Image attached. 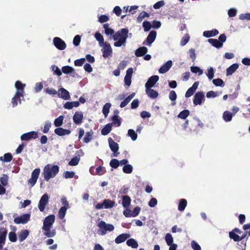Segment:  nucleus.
I'll use <instances>...</instances> for the list:
<instances>
[{
    "label": "nucleus",
    "mask_w": 250,
    "mask_h": 250,
    "mask_svg": "<svg viewBox=\"0 0 250 250\" xmlns=\"http://www.w3.org/2000/svg\"><path fill=\"white\" fill-rule=\"evenodd\" d=\"M95 38L99 42V45L102 46L105 43L104 42V39L103 36L99 32H96L95 34Z\"/></svg>",
    "instance_id": "38"
},
{
    "label": "nucleus",
    "mask_w": 250,
    "mask_h": 250,
    "mask_svg": "<svg viewBox=\"0 0 250 250\" xmlns=\"http://www.w3.org/2000/svg\"><path fill=\"white\" fill-rule=\"evenodd\" d=\"M112 129V124H108L102 129L101 133L105 136L107 135Z\"/></svg>",
    "instance_id": "33"
},
{
    "label": "nucleus",
    "mask_w": 250,
    "mask_h": 250,
    "mask_svg": "<svg viewBox=\"0 0 250 250\" xmlns=\"http://www.w3.org/2000/svg\"><path fill=\"white\" fill-rule=\"evenodd\" d=\"M63 118L64 117L62 115H61L56 118L54 121L55 126L58 127L61 126L62 125Z\"/></svg>",
    "instance_id": "44"
},
{
    "label": "nucleus",
    "mask_w": 250,
    "mask_h": 250,
    "mask_svg": "<svg viewBox=\"0 0 250 250\" xmlns=\"http://www.w3.org/2000/svg\"><path fill=\"white\" fill-rule=\"evenodd\" d=\"M233 117V115L229 111H225L223 114V119L226 122L231 121Z\"/></svg>",
    "instance_id": "30"
},
{
    "label": "nucleus",
    "mask_w": 250,
    "mask_h": 250,
    "mask_svg": "<svg viewBox=\"0 0 250 250\" xmlns=\"http://www.w3.org/2000/svg\"><path fill=\"white\" fill-rule=\"evenodd\" d=\"M15 87L17 89L16 93L17 95H23L24 96V88L25 86V84H23L21 82L18 81L15 83Z\"/></svg>",
    "instance_id": "16"
},
{
    "label": "nucleus",
    "mask_w": 250,
    "mask_h": 250,
    "mask_svg": "<svg viewBox=\"0 0 250 250\" xmlns=\"http://www.w3.org/2000/svg\"><path fill=\"white\" fill-rule=\"evenodd\" d=\"M13 159L12 154L10 153H7L4 154L3 157H0V160L4 162H9Z\"/></svg>",
    "instance_id": "37"
},
{
    "label": "nucleus",
    "mask_w": 250,
    "mask_h": 250,
    "mask_svg": "<svg viewBox=\"0 0 250 250\" xmlns=\"http://www.w3.org/2000/svg\"><path fill=\"white\" fill-rule=\"evenodd\" d=\"M75 175V172L73 171H66L64 172L63 176L65 179L72 178Z\"/></svg>",
    "instance_id": "64"
},
{
    "label": "nucleus",
    "mask_w": 250,
    "mask_h": 250,
    "mask_svg": "<svg viewBox=\"0 0 250 250\" xmlns=\"http://www.w3.org/2000/svg\"><path fill=\"white\" fill-rule=\"evenodd\" d=\"M106 172L105 168L102 166H99L96 169V172L97 175H102Z\"/></svg>",
    "instance_id": "54"
},
{
    "label": "nucleus",
    "mask_w": 250,
    "mask_h": 250,
    "mask_svg": "<svg viewBox=\"0 0 250 250\" xmlns=\"http://www.w3.org/2000/svg\"><path fill=\"white\" fill-rule=\"evenodd\" d=\"M80 105V103L78 101L75 102H67L64 104V107L65 109H71L73 107H78Z\"/></svg>",
    "instance_id": "24"
},
{
    "label": "nucleus",
    "mask_w": 250,
    "mask_h": 250,
    "mask_svg": "<svg viewBox=\"0 0 250 250\" xmlns=\"http://www.w3.org/2000/svg\"><path fill=\"white\" fill-rule=\"evenodd\" d=\"M23 97V95H18L17 96V93H15L14 96L12 99V101H11L13 107L16 106L18 105V103H19L20 104H21V98Z\"/></svg>",
    "instance_id": "28"
},
{
    "label": "nucleus",
    "mask_w": 250,
    "mask_h": 250,
    "mask_svg": "<svg viewBox=\"0 0 250 250\" xmlns=\"http://www.w3.org/2000/svg\"><path fill=\"white\" fill-rule=\"evenodd\" d=\"M205 100V96L203 92H197L194 96L193 100L195 105H201Z\"/></svg>",
    "instance_id": "10"
},
{
    "label": "nucleus",
    "mask_w": 250,
    "mask_h": 250,
    "mask_svg": "<svg viewBox=\"0 0 250 250\" xmlns=\"http://www.w3.org/2000/svg\"><path fill=\"white\" fill-rule=\"evenodd\" d=\"M126 244L128 246L131 247L132 248L135 249L138 247L137 241L133 238L128 239L126 241Z\"/></svg>",
    "instance_id": "36"
},
{
    "label": "nucleus",
    "mask_w": 250,
    "mask_h": 250,
    "mask_svg": "<svg viewBox=\"0 0 250 250\" xmlns=\"http://www.w3.org/2000/svg\"><path fill=\"white\" fill-rule=\"evenodd\" d=\"M150 15L145 11H142L137 18L138 22H141L146 17H149Z\"/></svg>",
    "instance_id": "49"
},
{
    "label": "nucleus",
    "mask_w": 250,
    "mask_h": 250,
    "mask_svg": "<svg viewBox=\"0 0 250 250\" xmlns=\"http://www.w3.org/2000/svg\"><path fill=\"white\" fill-rule=\"evenodd\" d=\"M80 160V156H77L71 159V160L69 162L68 165L71 166H77Z\"/></svg>",
    "instance_id": "39"
},
{
    "label": "nucleus",
    "mask_w": 250,
    "mask_h": 250,
    "mask_svg": "<svg viewBox=\"0 0 250 250\" xmlns=\"http://www.w3.org/2000/svg\"><path fill=\"white\" fill-rule=\"evenodd\" d=\"M59 171V167L57 165L51 166L48 164L43 169L42 175L45 181H48L51 178L55 177Z\"/></svg>",
    "instance_id": "3"
},
{
    "label": "nucleus",
    "mask_w": 250,
    "mask_h": 250,
    "mask_svg": "<svg viewBox=\"0 0 250 250\" xmlns=\"http://www.w3.org/2000/svg\"><path fill=\"white\" fill-rule=\"evenodd\" d=\"M159 77L157 75H153L150 77L145 84L146 88H151L154 86L159 80Z\"/></svg>",
    "instance_id": "15"
},
{
    "label": "nucleus",
    "mask_w": 250,
    "mask_h": 250,
    "mask_svg": "<svg viewBox=\"0 0 250 250\" xmlns=\"http://www.w3.org/2000/svg\"><path fill=\"white\" fill-rule=\"evenodd\" d=\"M108 141L110 148L113 152L114 156L117 157L119 154V152H118L119 148L118 144L110 137L108 139Z\"/></svg>",
    "instance_id": "9"
},
{
    "label": "nucleus",
    "mask_w": 250,
    "mask_h": 250,
    "mask_svg": "<svg viewBox=\"0 0 250 250\" xmlns=\"http://www.w3.org/2000/svg\"><path fill=\"white\" fill-rule=\"evenodd\" d=\"M212 82L213 84L217 86H224L225 85L224 81L219 78L214 79Z\"/></svg>",
    "instance_id": "52"
},
{
    "label": "nucleus",
    "mask_w": 250,
    "mask_h": 250,
    "mask_svg": "<svg viewBox=\"0 0 250 250\" xmlns=\"http://www.w3.org/2000/svg\"><path fill=\"white\" fill-rule=\"evenodd\" d=\"M229 237L230 239L233 240V241L235 242H238L241 241L240 236L232 230L229 232Z\"/></svg>",
    "instance_id": "43"
},
{
    "label": "nucleus",
    "mask_w": 250,
    "mask_h": 250,
    "mask_svg": "<svg viewBox=\"0 0 250 250\" xmlns=\"http://www.w3.org/2000/svg\"><path fill=\"white\" fill-rule=\"evenodd\" d=\"M54 132L59 136H62L65 135H69L70 134L71 131L62 127H58L54 130Z\"/></svg>",
    "instance_id": "21"
},
{
    "label": "nucleus",
    "mask_w": 250,
    "mask_h": 250,
    "mask_svg": "<svg viewBox=\"0 0 250 250\" xmlns=\"http://www.w3.org/2000/svg\"><path fill=\"white\" fill-rule=\"evenodd\" d=\"M147 48L146 47H141L135 51V54L136 57L143 56L147 53Z\"/></svg>",
    "instance_id": "23"
},
{
    "label": "nucleus",
    "mask_w": 250,
    "mask_h": 250,
    "mask_svg": "<svg viewBox=\"0 0 250 250\" xmlns=\"http://www.w3.org/2000/svg\"><path fill=\"white\" fill-rule=\"evenodd\" d=\"M30 218V214L29 213L24 214L20 216L16 217L14 219V222L17 224H26Z\"/></svg>",
    "instance_id": "7"
},
{
    "label": "nucleus",
    "mask_w": 250,
    "mask_h": 250,
    "mask_svg": "<svg viewBox=\"0 0 250 250\" xmlns=\"http://www.w3.org/2000/svg\"><path fill=\"white\" fill-rule=\"evenodd\" d=\"M128 30L127 28H122L116 32L113 35V39L116 42L114 45L116 47H121L125 45L127 38H128Z\"/></svg>",
    "instance_id": "2"
},
{
    "label": "nucleus",
    "mask_w": 250,
    "mask_h": 250,
    "mask_svg": "<svg viewBox=\"0 0 250 250\" xmlns=\"http://www.w3.org/2000/svg\"><path fill=\"white\" fill-rule=\"evenodd\" d=\"M130 235L128 233H122L118 235L115 239L116 244H120L124 242L127 239L129 238Z\"/></svg>",
    "instance_id": "20"
},
{
    "label": "nucleus",
    "mask_w": 250,
    "mask_h": 250,
    "mask_svg": "<svg viewBox=\"0 0 250 250\" xmlns=\"http://www.w3.org/2000/svg\"><path fill=\"white\" fill-rule=\"evenodd\" d=\"M195 121L196 123L191 124L189 127V129L191 132H194L197 133L199 131L198 127L200 128H202L203 127L204 125L199 119H196Z\"/></svg>",
    "instance_id": "13"
},
{
    "label": "nucleus",
    "mask_w": 250,
    "mask_h": 250,
    "mask_svg": "<svg viewBox=\"0 0 250 250\" xmlns=\"http://www.w3.org/2000/svg\"><path fill=\"white\" fill-rule=\"evenodd\" d=\"M157 35V33L155 31H151L148 35L146 42H143V44H145L146 42L148 45H150L155 40Z\"/></svg>",
    "instance_id": "18"
},
{
    "label": "nucleus",
    "mask_w": 250,
    "mask_h": 250,
    "mask_svg": "<svg viewBox=\"0 0 250 250\" xmlns=\"http://www.w3.org/2000/svg\"><path fill=\"white\" fill-rule=\"evenodd\" d=\"M219 34L217 29H213L210 31H205L203 32V36L206 38L214 37Z\"/></svg>",
    "instance_id": "26"
},
{
    "label": "nucleus",
    "mask_w": 250,
    "mask_h": 250,
    "mask_svg": "<svg viewBox=\"0 0 250 250\" xmlns=\"http://www.w3.org/2000/svg\"><path fill=\"white\" fill-rule=\"evenodd\" d=\"M44 91L46 93L53 96L58 94L57 90L53 88H47Z\"/></svg>",
    "instance_id": "59"
},
{
    "label": "nucleus",
    "mask_w": 250,
    "mask_h": 250,
    "mask_svg": "<svg viewBox=\"0 0 250 250\" xmlns=\"http://www.w3.org/2000/svg\"><path fill=\"white\" fill-rule=\"evenodd\" d=\"M127 134L133 141H135L137 138V134L133 129H129L128 130Z\"/></svg>",
    "instance_id": "51"
},
{
    "label": "nucleus",
    "mask_w": 250,
    "mask_h": 250,
    "mask_svg": "<svg viewBox=\"0 0 250 250\" xmlns=\"http://www.w3.org/2000/svg\"><path fill=\"white\" fill-rule=\"evenodd\" d=\"M38 137V134L37 132L32 131L21 135V139L22 141H28L31 139H36Z\"/></svg>",
    "instance_id": "12"
},
{
    "label": "nucleus",
    "mask_w": 250,
    "mask_h": 250,
    "mask_svg": "<svg viewBox=\"0 0 250 250\" xmlns=\"http://www.w3.org/2000/svg\"><path fill=\"white\" fill-rule=\"evenodd\" d=\"M51 126V123L49 122V121L46 122L44 125V127L42 130L43 133H47L49 131Z\"/></svg>",
    "instance_id": "63"
},
{
    "label": "nucleus",
    "mask_w": 250,
    "mask_h": 250,
    "mask_svg": "<svg viewBox=\"0 0 250 250\" xmlns=\"http://www.w3.org/2000/svg\"><path fill=\"white\" fill-rule=\"evenodd\" d=\"M118 117V116H116V115H113L111 117V119L113 121V124H117L118 126H120L121 124V122Z\"/></svg>",
    "instance_id": "56"
},
{
    "label": "nucleus",
    "mask_w": 250,
    "mask_h": 250,
    "mask_svg": "<svg viewBox=\"0 0 250 250\" xmlns=\"http://www.w3.org/2000/svg\"><path fill=\"white\" fill-rule=\"evenodd\" d=\"M131 198L128 195H125L122 197V205L124 208H127L129 207L131 203Z\"/></svg>",
    "instance_id": "25"
},
{
    "label": "nucleus",
    "mask_w": 250,
    "mask_h": 250,
    "mask_svg": "<svg viewBox=\"0 0 250 250\" xmlns=\"http://www.w3.org/2000/svg\"><path fill=\"white\" fill-rule=\"evenodd\" d=\"M143 27H144V31L146 32L150 30L152 25L150 22L145 21L143 23Z\"/></svg>",
    "instance_id": "53"
},
{
    "label": "nucleus",
    "mask_w": 250,
    "mask_h": 250,
    "mask_svg": "<svg viewBox=\"0 0 250 250\" xmlns=\"http://www.w3.org/2000/svg\"><path fill=\"white\" fill-rule=\"evenodd\" d=\"M49 196L47 193L44 194L41 197L38 205V208L42 212L44 210L45 206L48 203Z\"/></svg>",
    "instance_id": "8"
},
{
    "label": "nucleus",
    "mask_w": 250,
    "mask_h": 250,
    "mask_svg": "<svg viewBox=\"0 0 250 250\" xmlns=\"http://www.w3.org/2000/svg\"><path fill=\"white\" fill-rule=\"evenodd\" d=\"M165 240L168 246L171 245L173 242V238L170 233H167L165 236Z\"/></svg>",
    "instance_id": "50"
},
{
    "label": "nucleus",
    "mask_w": 250,
    "mask_h": 250,
    "mask_svg": "<svg viewBox=\"0 0 250 250\" xmlns=\"http://www.w3.org/2000/svg\"><path fill=\"white\" fill-rule=\"evenodd\" d=\"M208 42L213 46L217 48H220L223 46V43L220 42L218 40L215 39H209L208 40Z\"/></svg>",
    "instance_id": "29"
},
{
    "label": "nucleus",
    "mask_w": 250,
    "mask_h": 250,
    "mask_svg": "<svg viewBox=\"0 0 250 250\" xmlns=\"http://www.w3.org/2000/svg\"><path fill=\"white\" fill-rule=\"evenodd\" d=\"M111 107L110 103L105 104L103 108V113L105 117H107L109 112V109Z\"/></svg>",
    "instance_id": "46"
},
{
    "label": "nucleus",
    "mask_w": 250,
    "mask_h": 250,
    "mask_svg": "<svg viewBox=\"0 0 250 250\" xmlns=\"http://www.w3.org/2000/svg\"><path fill=\"white\" fill-rule=\"evenodd\" d=\"M104 208H110L115 205V202L110 199H104Z\"/></svg>",
    "instance_id": "32"
},
{
    "label": "nucleus",
    "mask_w": 250,
    "mask_h": 250,
    "mask_svg": "<svg viewBox=\"0 0 250 250\" xmlns=\"http://www.w3.org/2000/svg\"><path fill=\"white\" fill-rule=\"evenodd\" d=\"M62 71L63 73L68 74L74 72V69L71 66L66 65L62 67Z\"/></svg>",
    "instance_id": "42"
},
{
    "label": "nucleus",
    "mask_w": 250,
    "mask_h": 250,
    "mask_svg": "<svg viewBox=\"0 0 250 250\" xmlns=\"http://www.w3.org/2000/svg\"><path fill=\"white\" fill-rule=\"evenodd\" d=\"M191 71L193 73H199V75L203 74V71L197 66H191L190 68Z\"/></svg>",
    "instance_id": "58"
},
{
    "label": "nucleus",
    "mask_w": 250,
    "mask_h": 250,
    "mask_svg": "<svg viewBox=\"0 0 250 250\" xmlns=\"http://www.w3.org/2000/svg\"><path fill=\"white\" fill-rule=\"evenodd\" d=\"M67 209L65 207H61L60 208L58 212V217L60 219H62L65 217Z\"/></svg>",
    "instance_id": "45"
},
{
    "label": "nucleus",
    "mask_w": 250,
    "mask_h": 250,
    "mask_svg": "<svg viewBox=\"0 0 250 250\" xmlns=\"http://www.w3.org/2000/svg\"><path fill=\"white\" fill-rule=\"evenodd\" d=\"M189 36L188 34H186L181 39L180 42V44L181 46L185 45L189 41Z\"/></svg>",
    "instance_id": "55"
},
{
    "label": "nucleus",
    "mask_w": 250,
    "mask_h": 250,
    "mask_svg": "<svg viewBox=\"0 0 250 250\" xmlns=\"http://www.w3.org/2000/svg\"><path fill=\"white\" fill-rule=\"evenodd\" d=\"M55 216L54 214H51L46 217L43 221L42 229L44 231V234L47 237H52L54 236L56 232L55 229L50 230L52 225L55 222Z\"/></svg>",
    "instance_id": "1"
},
{
    "label": "nucleus",
    "mask_w": 250,
    "mask_h": 250,
    "mask_svg": "<svg viewBox=\"0 0 250 250\" xmlns=\"http://www.w3.org/2000/svg\"><path fill=\"white\" fill-rule=\"evenodd\" d=\"M29 231L27 229L22 230L19 234V239L20 242L24 241L28 236Z\"/></svg>",
    "instance_id": "31"
},
{
    "label": "nucleus",
    "mask_w": 250,
    "mask_h": 250,
    "mask_svg": "<svg viewBox=\"0 0 250 250\" xmlns=\"http://www.w3.org/2000/svg\"><path fill=\"white\" fill-rule=\"evenodd\" d=\"M172 65V62L171 60L168 61L159 69L160 73L164 74L166 73L170 68Z\"/></svg>",
    "instance_id": "19"
},
{
    "label": "nucleus",
    "mask_w": 250,
    "mask_h": 250,
    "mask_svg": "<svg viewBox=\"0 0 250 250\" xmlns=\"http://www.w3.org/2000/svg\"><path fill=\"white\" fill-rule=\"evenodd\" d=\"M83 114L81 111H76L73 116L74 123L77 125H80L83 123Z\"/></svg>",
    "instance_id": "14"
},
{
    "label": "nucleus",
    "mask_w": 250,
    "mask_h": 250,
    "mask_svg": "<svg viewBox=\"0 0 250 250\" xmlns=\"http://www.w3.org/2000/svg\"><path fill=\"white\" fill-rule=\"evenodd\" d=\"M189 111L188 109H185L178 115V117L182 119H186L189 115Z\"/></svg>",
    "instance_id": "41"
},
{
    "label": "nucleus",
    "mask_w": 250,
    "mask_h": 250,
    "mask_svg": "<svg viewBox=\"0 0 250 250\" xmlns=\"http://www.w3.org/2000/svg\"><path fill=\"white\" fill-rule=\"evenodd\" d=\"M85 62V58L78 59L74 61V65L76 66H81Z\"/></svg>",
    "instance_id": "60"
},
{
    "label": "nucleus",
    "mask_w": 250,
    "mask_h": 250,
    "mask_svg": "<svg viewBox=\"0 0 250 250\" xmlns=\"http://www.w3.org/2000/svg\"><path fill=\"white\" fill-rule=\"evenodd\" d=\"M146 92L148 96L152 99L156 98L159 95L157 91L151 88H146Z\"/></svg>",
    "instance_id": "22"
},
{
    "label": "nucleus",
    "mask_w": 250,
    "mask_h": 250,
    "mask_svg": "<svg viewBox=\"0 0 250 250\" xmlns=\"http://www.w3.org/2000/svg\"><path fill=\"white\" fill-rule=\"evenodd\" d=\"M98 226L100 228L101 233L102 235H105L107 231H111L114 230V227L112 224H106L104 221H100L98 224Z\"/></svg>",
    "instance_id": "4"
},
{
    "label": "nucleus",
    "mask_w": 250,
    "mask_h": 250,
    "mask_svg": "<svg viewBox=\"0 0 250 250\" xmlns=\"http://www.w3.org/2000/svg\"><path fill=\"white\" fill-rule=\"evenodd\" d=\"M93 135V132L92 130H91L89 132H87L85 134V135L83 138V142L85 143H88L90 142V141L92 139Z\"/></svg>",
    "instance_id": "35"
},
{
    "label": "nucleus",
    "mask_w": 250,
    "mask_h": 250,
    "mask_svg": "<svg viewBox=\"0 0 250 250\" xmlns=\"http://www.w3.org/2000/svg\"><path fill=\"white\" fill-rule=\"evenodd\" d=\"M53 43L57 49L61 50H64L66 47L65 42L59 37H55L53 39Z\"/></svg>",
    "instance_id": "11"
},
{
    "label": "nucleus",
    "mask_w": 250,
    "mask_h": 250,
    "mask_svg": "<svg viewBox=\"0 0 250 250\" xmlns=\"http://www.w3.org/2000/svg\"><path fill=\"white\" fill-rule=\"evenodd\" d=\"M103 46V47L101 49L103 53V57L104 58H107L111 56L112 54V49L110 44L105 42Z\"/></svg>",
    "instance_id": "6"
},
{
    "label": "nucleus",
    "mask_w": 250,
    "mask_h": 250,
    "mask_svg": "<svg viewBox=\"0 0 250 250\" xmlns=\"http://www.w3.org/2000/svg\"><path fill=\"white\" fill-rule=\"evenodd\" d=\"M58 96L63 100H67L70 98L69 92L64 88H61L58 90Z\"/></svg>",
    "instance_id": "17"
},
{
    "label": "nucleus",
    "mask_w": 250,
    "mask_h": 250,
    "mask_svg": "<svg viewBox=\"0 0 250 250\" xmlns=\"http://www.w3.org/2000/svg\"><path fill=\"white\" fill-rule=\"evenodd\" d=\"M191 246L193 250H201L200 246L194 240L191 242Z\"/></svg>",
    "instance_id": "62"
},
{
    "label": "nucleus",
    "mask_w": 250,
    "mask_h": 250,
    "mask_svg": "<svg viewBox=\"0 0 250 250\" xmlns=\"http://www.w3.org/2000/svg\"><path fill=\"white\" fill-rule=\"evenodd\" d=\"M39 168H35L31 173V177L28 180V183L31 187H33L36 183L40 173Z\"/></svg>",
    "instance_id": "5"
},
{
    "label": "nucleus",
    "mask_w": 250,
    "mask_h": 250,
    "mask_svg": "<svg viewBox=\"0 0 250 250\" xmlns=\"http://www.w3.org/2000/svg\"><path fill=\"white\" fill-rule=\"evenodd\" d=\"M110 166L113 168H117L120 165V162L117 159H112L109 163Z\"/></svg>",
    "instance_id": "48"
},
{
    "label": "nucleus",
    "mask_w": 250,
    "mask_h": 250,
    "mask_svg": "<svg viewBox=\"0 0 250 250\" xmlns=\"http://www.w3.org/2000/svg\"><path fill=\"white\" fill-rule=\"evenodd\" d=\"M9 239L12 242H16L17 240L16 234L14 232H10L9 233Z\"/></svg>",
    "instance_id": "61"
},
{
    "label": "nucleus",
    "mask_w": 250,
    "mask_h": 250,
    "mask_svg": "<svg viewBox=\"0 0 250 250\" xmlns=\"http://www.w3.org/2000/svg\"><path fill=\"white\" fill-rule=\"evenodd\" d=\"M239 65L237 63H233L227 69V76L232 75L238 68Z\"/></svg>",
    "instance_id": "27"
},
{
    "label": "nucleus",
    "mask_w": 250,
    "mask_h": 250,
    "mask_svg": "<svg viewBox=\"0 0 250 250\" xmlns=\"http://www.w3.org/2000/svg\"><path fill=\"white\" fill-rule=\"evenodd\" d=\"M189 54L190 58L192 60V62H194L196 58L195 50L194 48H191L189 50Z\"/></svg>",
    "instance_id": "57"
},
{
    "label": "nucleus",
    "mask_w": 250,
    "mask_h": 250,
    "mask_svg": "<svg viewBox=\"0 0 250 250\" xmlns=\"http://www.w3.org/2000/svg\"><path fill=\"white\" fill-rule=\"evenodd\" d=\"M123 171L125 173L130 174L133 171V167L131 165L127 164L123 167Z\"/></svg>",
    "instance_id": "47"
},
{
    "label": "nucleus",
    "mask_w": 250,
    "mask_h": 250,
    "mask_svg": "<svg viewBox=\"0 0 250 250\" xmlns=\"http://www.w3.org/2000/svg\"><path fill=\"white\" fill-rule=\"evenodd\" d=\"M103 27L104 29L105 33L107 35H114V31L113 29L109 27V24L105 23L103 25Z\"/></svg>",
    "instance_id": "40"
},
{
    "label": "nucleus",
    "mask_w": 250,
    "mask_h": 250,
    "mask_svg": "<svg viewBox=\"0 0 250 250\" xmlns=\"http://www.w3.org/2000/svg\"><path fill=\"white\" fill-rule=\"evenodd\" d=\"M187 205V201L185 199H180L178 205V209L179 211H184Z\"/></svg>",
    "instance_id": "34"
}]
</instances>
